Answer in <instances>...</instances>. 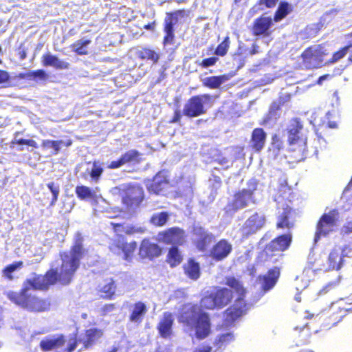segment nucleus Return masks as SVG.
I'll return each instance as SVG.
<instances>
[{"mask_svg": "<svg viewBox=\"0 0 352 352\" xmlns=\"http://www.w3.org/2000/svg\"><path fill=\"white\" fill-rule=\"evenodd\" d=\"M183 256L177 246L173 245L168 248L166 262L171 268H174L182 263Z\"/></svg>", "mask_w": 352, "mask_h": 352, "instance_id": "obj_35", "label": "nucleus"}, {"mask_svg": "<svg viewBox=\"0 0 352 352\" xmlns=\"http://www.w3.org/2000/svg\"><path fill=\"white\" fill-rule=\"evenodd\" d=\"M10 80V75L8 72L0 69V84L8 82Z\"/></svg>", "mask_w": 352, "mask_h": 352, "instance_id": "obj_60", "label": "nucleus"}, {"mask_svg": "<svg viewBox=\"0 0 352 352\" xmlns=\"http://www.w3.org/2000/svg\"><path fill=\"white\" fill-rule=\"evenodd\" d=\"M83 241L82 234L77 233L69 251L59 253L61 260L59 272L56 268H50L56 272L57 283L68 285L73 281L77 270L80 268L81 260L88 253V250L85 248Z\"/></svg>", "mask_w": 352, "mask_h": 352, "instance_id": "obj_3", "label": "nucleus"}, {"mask_svg": "<svg viewBox=\"0 0 352 352\" xmlns=\"http://www.w3.org/2000/svg\"><path fill=\"white\" fill-rule=\"evenodd\" d=\"M213 96L210 94H202L191 96L188 99L183 108L184 116L195 118L206 113L213 103Z\"/></svg>", "mask_w": 352, "mask_h": 352, "instance_id": "obj_6", "label": "nucleus"}, {"mask_svg": "<svg viewBox=\"0 0 352 352\" xmlns=\"http://www.w3.org/2000/svg\"><path fill=\"white\" fill-rule=\"evenodd\" d=\"M140 255L142 258L151 260L158 257L162 254V248L156 243H151L148 240H143L140 247Z\"/></svg>", "mask_w": 352, "mask_h": 352, "instance_id": "obj_28", "label": "nucleus"}, {"mask_svg": "<svg viewBox=\"0 0 352 352\" xmlns=\"http://www.w3.org/2000/svg\"><path fill=\"white\" fill-rule=\"evenodd\" d=\"M234 339V336L232 333H226L221 335L218 339L216 340V344L221 346L222 345H226L232 342Z\"/></svg>", "mask_w": 352, "mask_h": 352, "instance_id": "obj_51", "label": "nucleus"}, {"mask_svg": "<svg viewBox=\"0 0 352 352\" xmlns=\"http://www.w3.org/2000/svg\"><path fill=\"white\" fill-rule=\"evenodd\" d=\"M168 184V180L166 177L161 173H157L151 180L150 184L148 186V190L149 192H153L156 195L160 194L166 186Z\"/></svg>", "mask_w": 352, "mask_h": 352, "instance_id": "obj_33", "label": "nucleus"}, {"mask_svg": "<svg viewBox=\"0 0 352 352\" xmlns=\"http://www.w3.org/2000/svg\"><path fill=\"white\" fill-rule=\"evenodd\" d=\"M116 284L113 278H110L109 282L104 284L100 289V292L102 294V297L104 299L111 300L113 299L116 294Z\"/></svg>", "mask_w": 352, "mask_h": 352, "instance_id": "obj_44", "label": "nucleus"}, {"mask_svg": "<svg viewBox=\"0 0 352 352\" xmlns=\"http://www.w3.org/2000/svg\"><path fill=\"white\" fill-rule=\"evenodd\" d=\"M168 214L167 212L162 211L152 215L151 218V223L154 226L162 227L164 226L168 221Z\"/></svg>", "mask_w": 352, "mask_h": 352, "instance_id": "obj_45", "label": "nucleus"}, {"mask_svg": "<svg viewBox=\"0 0 352 352\" xmlns=\"http://www.w3.org/2000/svg\"><path fill=\"white\" fill-rule=\"evenodd\" d=\"M342 232L344 234H349L352 233V222L346 223L342 228Z\"/></svg>", "mask_w": 352, "mask_h": 352, "instance_id": "obj_62", "label": "nucleus"}, {"mask_svg": "<svg viewBox=\"0 0 352 352\" xmlns=\"http://www.w3.org/2000/svg\"><path fill=\"white\" fill-rule=\"evenodd\" d=\"M225 285L229 288L217 287L214 292L204 296L201 307L207 310L221 309L232 302L234 294L236 295L234 303L223 313L225 323L232 325L248 313L251 305L245 299L247 289L241 280L228 276L225 278Z\"/></svg>", "mask_w": 352, "mask_h": 352, "instance_id": "obj_1", "label": "nucleus"}, {"mask_svg": "<svg viewBox=\"0 0 352 352\" xmlns=\"http://www.w3.org/2000/svg\"><path fill=\"white\" fill-rule=\"evenodd\" d=\"M267 139V133L263 128H254L250 135L249 147L250 150L255 153H259L264 148Z\"/></svg>", "mask_w": 352, "mask_h": 352, "instance_id": "obj_22", "label": "nucleus"}, {"mask_svg": "<svg viewBox=\"0 0 352 352\" xmlns=\"http://www.w3.org/2000/svg\"><path fill=\"white\" fill-rule=\"evenodd\" d=\"M54 270L49 269L44 274L33 273L32 277L23 281L19 291L10 290L6 293L7 298L16 307L30 313H43L50 309L51 301L45 298L30 292V289L47 291L56 285V276Z\"/></svg>", "mask_w": 352, "mask_h": 352, "instance_id": "obj_2", "label": "nucleus"}, {"mask_svg": "<svg viewBox=\"0 0 352 352\" xmlns=\"http://www.w3.org/2000/svg\"><path fill=\"white\" fill-rule=\"evenodd\" d=\"M327 54L322 44L309 46L300 55L302 64L306 69L320 68L324 65V57Z\"/></svg>", "mask_w": 352, "mask_h": 352, "instance_id": "obj_7", "label": "nucleus"}, {"mask_svg": "<svg viewBox=\"0 0 352 352\" xmlns=\"http://www.w3.org/2000/svg\"><path fill=\"white\" fill-rule=\"evenodd\" d=\"M292 242V234L291 232L278 235L265 246L263 253L268 254L269 253L285 252L289 249Z\"/></svg>", "mask_w": 352, "mask_h": 352, "instance_id": "obj_15", "label": "nucleus"}, {"mask_svg": "<svg viewBox=\"0 0 352 352\" xmlns=\"http://www.w3.org/2000/svg\"><path fill=\"white\" fill-rule=\"evenodd\" d=\"M258 180L251 178L247 182V188L236 191L233 195L232 201L228 204L227 207L232 212L248 207L250 204H255V192L258 190Z\"/></svg>", "mask_w": 352, "mask_h": 352, "instance_id": "obj_5", "label": "nucleus"}, {"mask_svg": "<svg viewBox=\"0 0 352 352\" xmlns=\"http://www.w3.org/2000/svg\"><path fill=\"white\" fill-rule=\"evenodd\" d=\"M47 186L52 194V197L50 201L49 206H53L58 200L60 192V186L58 184H56L54 182L47 184Z\"/></svg>", "mask_w": 352, "mask_h": 352, "instance_id": "obj_47", "label": "nucleus"}, {"mask_svg": "<svg viewBox=\"0 0 352 352\" xmlns=\"http://www.w3.org/2000/svg\"><path fill=\"white\" fill-rule=\"evenodd\" d=\"M193 236L192 244L200 252H206L212 243L214 235L200 226H195L192 228Z\"/></svg>", "mask_w": 352, "mask_h": 352, "instance_id": "obj_14", "label": "nucleus"}, {"mask_svg": "<svg viewBox=\"0 0 352 352\" xmlns=\"http://www.w3.org/2000/svg\"><path fill=\"white\" fill-rule=\"evenodd\" d=\"M91 40L89 38H80L76 41L71 45V48L73 52L77 55L85 56L89 53L88 46L91 44Z\"/></svg>", "mask_w": 352, "mask_h": 352, "instance_id": "obj_37", "label": "nucleus"}, {"mask_svg": "<svg viewBox=\"0 0 352 352\" xmlns=\"http://www.w3.org/2000/svg\"><path fill=\"white\" fill-rule=\"evenodd\" d=\"M174 320L175 318L173 313L165 311L162 314V318L156 327L161 338L167 339L173 336Z\"/></svg>", "mask_w": 352, "mask_h": 352, "instance_id": "obj_20", "label": "nucleus"}, {"mask_svg": "<svg viewBox=\"0 0 352 352\" xmlns=\"http://www.w3.org/2000/svg\"><path fill=\"white\" fill-rule=\"evenodd\" d=\"M183 112L182 113L179 109H176L174 111L173 118L170 120L169 123H179L181 121Z\"/></svg>", "mask_w": 352, "mask_h": 352, "instance_id": "obj_57", "label": "nucleus"}, {"mask_svg": "<svg viewBox=\"0 0 352 352\" xmlns=\"http://www.w3.org/2000/svg\"><path fill=\"white\" fill-rule=\"evenodd\" d=\"M186 276L191 280H197L201 275L200 265L194 258H190L183 265Z\"/></svg>", "mask_w": 352, "mask_h": 352, "instance_id": "obj_32", "label": "nucleus"}, {"mask_svg": "<svg viewBox=\"0 0 352 352\" xmlns=\"http://www.w3.org/2000/svg\"><path fill=\"white\" fill-rule=\"evenodd\" d=\"M31 73H32V78L34 80H36L38 79L46 80L47 78V74L43 69H37L35 71H31Z\"/></svg>", "mask_w": 352, "mask_h": 352, "instance_id": "obj_55", "label": "nucleus"}, {"mask_svg": "<svg viewBox=\"0 0 352 352\" xmlns=\"http://www.w3.org/2000/svg\"><path fill=\"white\" fill-rule=\"evenodd\" d=\"M42 63L44 66H52L56 69H67L69 67L68 62L60 60L57 56L50 54H45L42 56Z\"/></svg>", "mask_w": 352, "mask_h": 352, "instance_id": "obj_34", "label": "nucleus"}, {"mask_svg": "<svg viewBox=\"0 0 352 352\" xmlns=\"http://www.w3.org/2000/svg\"><path fill=\"white\" fill-rule=\"evenodd\" d=\"M280 275V268L278 266H274L269 269L265 274L259 276V279L262 280V290L267 292L272 289L278 282Z\"/></svg>", "mask_w": 352, "mask_h": 352, "instance_id": "obj_25", "label": "nucleus"}, {"mask_svg": "<svg viewBox=\"0 0 352 352\" xmlns=\"http://www.w3.org/2000/svg\"><path fill=\"white\" fill-rule=\"evenodd\" d=\"M193 352H212V347L208 345L195 349Z\"/></svg>", "mask_w": 352, "mask_h": 352, "instance_id": "obj_64", "label": "nucleus"}, {"mask_svg": "<svg viewBox=\"0 0 352 352\" xmlns=\"http://www.w3.org/2000/svg\"><path fill=\"white\" fill-rule=\"evenodd\" d=\"M103 331L98 328L86 329L83 336L78 340L85 349L91 348L103 336Z\"/></svg>", "mask_w": 352, "mask_h": 352, "instance_id": "obj_26", "label": "nucleus"}, {"mask_svg": "<svg viewBox=\"0 0 352 352\" xmlns=\"http://www.w3.org/2000/svg\"><path fill=\"white\" fill-rule=\"evenodd\" d=\"M283 104V102H273L268 111L264 115L262 120L259 122V124L261 126H266L271 122H275L279 118V111Z\"/></svg>", "mask_w": 352, "mask_h": 352, "instance_id": "obj_29", "label": "nucleus"}, {"mask_svg": "<svg viewBox=\"0 0 352 352\" xmlns=\"http://www.w3.org/2000/svg\"><path fill=\"white\" fill-rule=\"evenodd\" d=\"M232 250V245L226 239L217 242L210 251V256L215 261H221L228 256Z\"/></svg>", "mask_w": 352, "mask_h": 352, "instance_id": "obj_21", "label": "nucleus"}, {"mask_svg": "<svg viewBox=\"0 0 352 352\" xmlns=\"http://www.w3.org/2000/svg\"><path fill=\"white\" fill-rule=\"evenodd\" d=\"M287 142L294 141L307 140V135L304 132L302 122L299 118H294L290 121L287 129Z\"/></svg>", "mask_w": 352, "mask_h": 352, "instance_id": "obj_19", "label": "nucleus"}, {"mask_svg": "<svg viewBox=\"0 0 352 352\" xmlns=\"http://www.w3.org/2000/svg\"><path fill=\"white\" fill-rule=\"evenodd\" d=\"M16 78L18 79H23L26 80H32L31 71L27 72H21L17 74Z\"/></svg>", "mask_w": 352, "mask_h": 352, "instance_id": "obj_61", "label": "nucleus"}, {"mask_svg": "<svg viewBox=\"0 0 352 352\" xmlns=\"http://www.w3.org/2000/svg\"><path fill=\"white\" fill-rule=\"evenodd\" d=\"M137 56L140 60L150 61L153 65L157 64L160 58L158 52L148 47H142L137 52Z\"/></svg>", "mask_w": 352, "mask_h": 352, "instance_id": "obj_36", "label": "nucleus"}, {"mask_svg": "<svg viewBox=\"0 0 352 352\" xmlns=\"http://www.w3.org/2000/svg\"><path fill=\"white\" fill-rule=\"evenodd\" d=\"M142 154L135 149H131L122 154L119 159L111 161L107 166L109 169L118 168L126 164H139Z\"/></svg>", "mask_w": 352, "mask_h": 352, "instance_id": "obj_16", "label": "nucleus"}, {"mask_svg": "<svg viewBox=\"0 0 352 352\" xmlns=\"http://www.w3.org/2000/svg\"><path fill=\"white\" fill-rule=\"evenodd\" d=\"M348 50H349L348 45L341 47L340 50H338V51L335 52L333 54L331 58L326 63L333 64V63L338 62V60H340V59H342V58H344L346 56V54L348 52Z\"/></svg>", "mask_w": 352, "mask_h": 352, "instance_id": "obj_49", "label": "nucleus"}, {"mask_svg": "<svg viewBox=\"0 0 352 352\" xmlns=\"http://www.w3.org/2000/svg\"><path fill=\"white\" fill-rule=\"evenodd\" d=\"M294 210L287 206L283 208V211L277 216L276 228L283 231L285 230L287 232L294 228Z\"/></svg>", "mask_w": 352, "mask_h": 352, "instance_id": "obj_17", "label": "nucleus"}, {"mask_svg": "<svg viewBox=\"0 0 352 352\" xmlns=\"http://www.w3.org/2000/svg\"><path fill=\"white\" fill-rule=\"evenodd\" d=\"M144 198V190L140 186L129 184L122 190V201L126 207H138Z\"/></svg>", "mask_w": 352, "mask_h": 352, "instance_id": "obj_13", "label": "nucleus"}, {"mask_svg": "<svg viewBox=\"0 0 352 352\" xmlns=\"http://www.w3.org/2000/svg\"><path fill=\"white\" fill-rule=\"evenodd\" d=\"M12 145L18 144V145H27L31 146L32 148H38V144L36 142L32 139H24L20 138L18 140H14L11 142Z\"/></svg>", "mask_w": 352, "mask_h": 352, "instance_id": "obj_52", "label": "nucleus"}, {"mask_svg": "<svg viewBox=\"0 0 352 352\" xmlns=\"http://www.w3.org/2000/svg\"><path fill=\"white\" fill-rule=\"evenodd\" d=\"M77 197L80 200L93 199L96 197V192L85 185L77 186L75 188Z\"/></svg>", "mask_w": 352, "mask_h": 352, "instance_id": "obj_42", "label": "nucleus"}, {"mask_svg": "<svg viewBox=\"0 0 352 352\" xmlns=\"http://www.w3.org/2000/svg\"><path fill=\"white\" fill-rule=\"evenodd\" d=\"M343 250L340 247H335L331 250L327 258L329 270H339L342 267L344 256Z\"/></svg>", "mask_w": 352, "mask_h": 352, "instance_id": "obj_30", "label": "nucleus"}, {"mask_svg": "<svg viewBox=\"0 0 352 352\" xmlns=\"http://www.w3.org/2000/svg\"><path fill=\"white\" fill-rule=\"evenodd\" d=\"M65 342L63 335L54 338H46L40 342L39 346L43 351H50L62 347Z\"/></svg>", "mask_w": 352, "mask_h": 352, "instance_id": "obj_31", "label": "nucleus"}, {"mask_svg": "<svg viewBox=\"0 0 352 352\" xmlns=\"http://www.w3.org/2000/svg\"><path fill=\"white\" fill-rule=\"evenodd\" d=\"M148 311V307L142 301L134 302L131 308L129 316V320L131 322L140 324Z\"/></svg>", "mask_w": 352, "mask_h": 352, "instance_id": "obj_27", "label": "nucleus"}, {"mask_svg": "<svg viewBox=\"0 0 352 352\" xmlns=\"http://www.w3.org/2000/svg\"><path fill=\"white\" fill-rule=\"evenodd\" d=\"M287 143L289 145V157L294 162H299L306 158L308 152L307 140H303Z\"/></svg>", "mask_w": 352, "mask_h": 352, "instance_id": "obj_23", "label": "nucleus"}, {"mask_svg": "<svg viewBox=\"0 0 352 352\" xmlns=\"http://www.w3.org/2000/svg\"><path fill=\"white\" fill-rule=\"evenodd\" d=\"M139 232H141L140 229L136 228L133 226L124 227L123 230V232L128 235L133 234Z\"/></svg>", "mask_w": 352, "mask_h": 352, "instance_id": "obj_59", "label": "nucleus"}, {"mask_svg": "<svg viewBox=\"0 0 352 352\" xmlns=\"http://www.w3.org/2000/svg\"><path fill=\"white\" fill-rule=\"evenodd\" d=\"M278 0H258L256 5L260 6V9L263 10L264 8H274Z\"/></svg>", "mask_w": 352, "mask_h": 352, "instance_id": "obj_54", "label": "nucleus"}, {"mask_svg": "<svg viewBox=\"0 0 352 352\" xmlns=\"http://www.w3.org/2000/svg\"><path fill=\"white\" fill-rule=\"evenodd\" d=\"M284 148L285 142L283 138L277 133L273 134L271 138L270 146L268 151L272 152L274 157H277Z\"/></svg>", "mask_w": 352, "mask_h": 352, "instance_id": "obj_38", "label": "nucleus"}, {"mask_svg": "<svg viewBox=\"0 0 352 352\" xmlns=\"http://www.w3.org/2000/svg\"><path fill=\"white\" fill-rule=\"evenodd\" d=\"M339 219V212L336 209H332L327 213H324L319 218L314 233V242L316 243L321 237H326L335 232Z\"/></svg>", "mask_w": 352, "mask_h": 352, "instance_id": "obj_8", "label": "nucleus"}, {"mask_svg": "<svg viewBox=\"0 0 352 352\" xmlns=\"http://www.w3.org/2000/svg\"><path fill=\"white\" fill-rule=\"evenodd\" d=\"M228 80L227 75H219V76H212L206 78L203 81L204 86L212 89H216L220 87V86Z\"/></svg>", "mask_w": 352, "mask_h": 352, "instance_id": "obj_39", "label": "nucleus"}, {"mask_svg": "<svg viewBox=\"0 0 352 352\" xmlns=\"http://www.w3.org/2000/svg\"><path fill=\"white\" fill-rule=\"evenodd\" d=\"M186 14V10L184 9L166 13L163 25V31L164 32L163 45L164 46L174 44L175 38L174 25L177 22V16H184Z\"/></svg>", "mask_w": 352, "mask_h": 352, "instance_id": "obj_12", "label": "nucleus"}, {"mask_svg": "<svg viewBox=\"0 0 352 352\" xmlns=\"http://www.w3.org/2000/svg\"><path fill=\"white\" fill-rule=\"evenodd\" d=\"M219 60L218 57L217 56H211L208 58H206L203 59L199 63V65L201 68H208L211 66H214L217 61Z\"/></svg>", "mask_w": 352, "mask_h": 352, "instance_id": "obj_53", "label": "nucleus"}, {"mask_svg": "<svg viewBox=\"0 0 352 352\" xmlns=\"http://www.w3.org/2000/svg\"><path fill=\"white\" fill-rule=\"evenodd\" d=\"M103 173V168L99 164L98 161L93 162V167L89 173L91 179L98 182Z\"/></svg>", "mask_w": 352, "mask_h": 352, "instance_id": "obj_50", "label": "nucleus"}, {"mask_svg": "<svg viewBox=\"0 0 352 352\" xmlns=\"http://www.w3.org/2000/svg\"><path fill=\"white\" fill-rule=\"evenodd\" d=\"M23 267V262L22 261L13 262L8 265H6L2 270V275L3 276L9 281H12L15 279V276H14V272L20 270Z\"/></svg>", "mask_w": 352, "mask_h": 352, "instance_id": "obj_40", "label": "nucleus"}, {"mask_svg": "<svg viewBox=\"0 0 352 352\" xmlns=\"http://www.w3.org/2000/svg\"><path fill=\"white\" fill-rule=\"evenodd\" d=\"M116 308L115 303H107L103 305L101 308L102 315L105 316L111 313Z\"/></svg>", "mask_w": 352, "mask_h": 352, "instance_id": "obj_56", "label": "nucleus"}, {"mask_svg": "<svg viewBox=\"0 0 352 352\" xmlns=\"http://www.w3.org/2000/svg\"><path fill=\"white\" fill-rule=\"evenodd\" d=\"M204 309L197 303L184 304L177 315L179 323L190 329H195V336L199 340L207 338L211 332V324L209 314L204 311Z\"/></svg>", "mask_w": 352, "mask_h": 352, "instance_id": "obj_4", "label": "nucleus"}, {"mask_svg": "<svg viewBox=\"0 0 352 352\" xmlns=\"http://www.w3.org/2000/svg\"><path fill=\"white\" fill-rule=\"evenodd\" d=\"M292 336L294 338V341L298 338H299L298 340H296V345L304 344L307 342L308 338L310 336V332L308 330V329L305 327H303L300 328V329L298 328H295V329L294 330V331L292 333Z\"/></svg>", "mask_w": 352, "mask_h": 352, "instance_id": "obj_43", "label": "nucleus"}, {"mask_svg": "<svg viewBox=\"0 0 352 352\" xmlns=\"http://www.w3.org/2000/svg\"><path fill=\"white\" fill-rule=\"evenodd\" d=\"M293 10L292 6L287 1H281L278 8L276 9L274 15V21L278 22L287 16Z\"/></svg>", "mask_w": 352, "mask_h": 352, "instance_id": "obj_41", "label": "nucleus"}, {"mask_svg": "<svg viewBox=\"0 0 352 352\" xmlns=\"http://www.w3.org/2000/svg\"><path fill=\"white\" fill-rule=\"evenodd\" d=\"M157 241L160 243L171 245V246H181L186 242V234L184 229L174 226L160 231L157 234Z\"/></svg>", "mask_w": 352, "mask_h": 352, "instance_id": "obj_11", "label": "nucleus"}, {"mask_svg": "<svg viewBox=\"0 0 352 352\" xmlns=\"http://www.w3.org/2000/svg\"><path fill=\"white\" fill-rule=\"evenodd\" d=\"M287 143L289 145V157L294 162H299L306 158L308 152L307 140H303Z\"/></svg>", "mask_w": 352, "mask_h": 352, "instance_id": "obj_24", "label": "nucleus"}, {"mask_svg": "<svg viewBox=\"0 0 352 352\" xmlns=\"http://www.w3.org/2000/svg\"><path fill=\"white\" fill-rule=\"evenodd\" d=\"M63 143L62 140H43L41 146L44 148H52L54 149L53 155H56L59 153L60 145Z\"/></svg>", "mask_w": 352, "mask_h": 352, "instance_id": "obj_48", "label": "nucleus"}, {"mask_svg": "<svg viewBox=\"0 0 352 352\" xmlns=\"http://www.w3.org/2000/svg\"><path fill=\"white\" fill-rule=\"evenodd\" d=\"M138 248V243L135 241L128 242L126 237L118 234L113 239L109 246V250L117 255L123 254V258L131 261L134 252Z\"/></svg>", "mask_w": 352, "mask_h": 352, "instance_id": "obj_10", "label": "nucleus"}, {"mask_svg": "<svg viewBox=\"0 0 352 352\" xmlns=\"http://www.w3.org/2000/svg\"><path fill=\"white\" fill-rule=\"evenodd\" d=\"M230 40L229 36H226L217 45L214 50V54L217 56H225L230 48Z\"/></svg>", "mask_w": 352, "mask_h": 352, "instance_id": "obj_46", "label": "nucleus"}, {"mask_svg": "<svg viewBox=\"0 0 352 352\" xmlns=\"http://www.w3.org/2000/svg\"><path fill=\"white\" fill-rule=\"evenodd\" d=\"M266 216L261 212H254L250 215L240 228L239 232L241 238L248 239L250 236L256 234L266 226Z\"/></svg>", "mask_w": 352, "mask_h": 352, "instance_id": "obj_9", "label": "nucleus"}, {"mask_svg": "<svg viewBox=\"0 0 352 352\" xmlns=\"http://www.w3.org/2000/svg\"><path fill=\"white\" fill-rule=\"evenodd\" d=\"M273 19L271 16H260L256 18L251 28L254 36H269L271 34L270 28L273 25Z\"/></svg>", "mask_w": 352, "mask_h": 352, "instance_id": "obj_18", "label": "nucleus"}, {"mask_svg": "<svg viewBox=\"0 0 352 352\" xmlns=\"http://www.w3.org/2000/svg\"><path fill=\"white\" fill-rule=\"evenodd\" d=\"M78 340H76V339H74L73 340V342H70L68 346H67V348L65 349V352H72L73 351L75 350V349L76 348L77 346V344H78Z\"/></svg>", "mask_w": 352, "mask_h": 352, "instance_id": "obj_63", "label": "nucleus"}, {"mask_svg": "<svg viewBox=\"0 0 352 352\" xmlns=\"http://www.w3.org/2000/svg\"><path fill=\"white\" fill-rule=\"evenodd\" d=\"M111 226H112L113 230L115 233L123 232L124 224L111 222Z\"/></svg>", "mask_w": 352, "mask_h": 352, "instance_id": "obj_58", "label": "nucleus"}]
</instances>
